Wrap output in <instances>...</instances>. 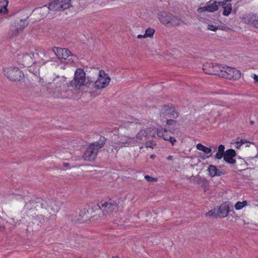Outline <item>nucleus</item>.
Masks as SVG:
<instances>
[{"label": "nucleus", "instance_id": "39", "mask_svg": "<svg viewBox=\"0 0 258 258\" xmlns=\"http://www.w3.org/2000/svg\"><path fill=\"white\" fill-rule=\"evenodd\" d=\"M225 153L224 152H218L215 155V158L216 159H221L222 158H224Z\"/></svg>", "mask_w": 258, "mask_h": 258}, {"label": "nucleus", "instance_id": "3", "mask_svg": "<svg viewBox=\"0 0 258 258\" xmlns=\"http://www.w3.org/2000/svg\"><path fill=\"white\" fill-rule=\"evenodd\" d=\"M158 17L160 22L167 27L177 26L183 23L179 16H174L172 13L165 11L159 12Z\"/></svg>", "mask_w": 258, "mask_h": 258}, {"label": "nucleus", "instance_id": "57", "mask_svg": "<svg viewBox=\"0 0 258 258\" xmlns=\"http://www.w3.org/2000/svg\"><path fill=\"white\" fill-rule=\"evenodd\" d=\"M112 258H120V257L117 256H113Z\"/></svg>", "mask_w": 258, "mask_h": 258}, {"label": "nucleus", "instance_id": "2", "mask_svg": "<svg viewBox=\"0 0 258 258\" xmlns=\"http://www.w3.org/2000/svg\"><path fill=\"white\" fill-rule=\"evenodd\" d=\"M73 89H80L83 86L89 87L91 85V80L89 77L86 78V73L83 69H77L73 81L70 82Z\"/></svg>", "mask_w": 258, "mask_h": 258}, {"label": "nucleus", "instance_id": "40", "mask_svg": "<svg viewBox=\"0 0 258 258\" xmlns=\"http://www.w3.org/2000/svg\"><path fill=\"white\" fill-rule=\"evenodd\" d=\"M208 29L210 30L213 31H216L217 30L219 29V27L217 26H215L212 24H209L208 26Z\"/></svg>", "mask_w": 258, "mask_h": 258}, {"label": "nucleus", "instance_id": "16", "mask_svg": "<svg viewBox=\"0 0 258 258\" xmlns=\"http://www.w3.org/2000/svg\"><path fill=\"white\" fill-rule=\"evenodd\" d=\"M236 155V152L234 149H228L225 153L224 160L230 164H234L236 163V160L234 158Z\"/></svg>", "mask_w": 258, "mask_h": 258}, {"label": "nucleus", "instance_id": "43", "mask_svg": "<svg viewBox=\"0 0 258 258\" xmlns=\"http://www.w3.org/2000/svg\"><path fill=\"white\" fill-rule=\"evenodd\" d=\"M257 16H258V15H256V14L255 15V16L254 17V18L253 19V21L251 22V23L250 25H252V26H253L254 27L255 25H256L257 24H258L257 23H256L257 19Z\"/></svg>", "mask_w": 258, "mask_h": 258}, {"label": "nucleus", "instance_id": "34", "mask_svg": "<svg viewBox=\"0 0 258 258\" xmlns=\"http://www.w3.org/2000/svg\"><path fill=\"white\" fill-rule=\"evenodd\" d=\"M60 87H61V91L66 93L70 90L69 88L72 87V86H71V84L69 83V84H64ZM72 90H73V88L70 89L71 91H72Z\"/></svg>", "mask_w": 258, "mask_h": 258}, {"label": "nucleus", "instance_id": "44", "mask_svg": "<svg viewBox=\"0 0 258 258\" xmlns=\"http://www.w3.org/2000/svg\"><path fill=\"white\" fill-rule=\"evenodd\" d=\"M218 152H224V153H226V151H225V146L223 145H220L219 146H218Z\"/></svg>", "mask_w": 258, "mask_h": 258}, {"label": "nucleus", "instance_id": "48", "mask_svg": "<svg viewBox=\"0 0 258 258\" xmlns=\"http://www.w3.org/2000/svg\"><path fill=\"white\" fill-rule=\"evenodd\" d=\"M34 203L35 204V208L39 209H40V204H37V200H36V201Z\"/></svg>", "mask_w": 258, "mask_h": 258}, {"label": "nucleus", "instance_id": "52", "mask_svg": "<svg viewBox=\"0 0 258 258\" xmlns=\"http://www.w3.org/2000/svg\"><path fill=\"white\" fill-rule=\"evenodd\" d=\"M155 157H156V156H155V155H154V154H152V155H151V156H150V158H151V159H154L155 158Z\"/></svg>", "mask_w": 258, "mask_h": 258}, {"label": "nucleus", "instance_id": "41", "mask_svg": "<svg viewBox=\"0 0 258 258\" xmlns=\"http://www.w3.org/2000/svg\"><path fill=\"white\" fill-rule=\"evenodd\" d=\"M230 206H231V208H230V213L229 214V215L232 216V217H237V215H236V213L234 211L233 205L231 204Z\"/></svg>", "mask_w": 258, "mask_h": 258}, {"label": "nucleus", "instance_id": "31", "mask_svg": "<svg viewBox=\"0 0 258 258\" xmlns=\"http://www.w3.org/2000/svg\"><path fill=\"white\" fill-rule=\"evenodd\" d=\"M37 204H40V209H47L48 204L47 202L41 198L37 199Z\"/></svg>", "mask_w": 258, "mask_h": 258}, {"label": "nucleus", "instance_id": "4", "mask_svg": "<svg viewBox=\"0 0 258 258\" xmlns=\"http://www.w3.org/2000/svg\"><path fill=\"white\" fill-rule=\"evenodd\" d=\"M54 48H50L47 50H40L39 51L36 50V52L32 54L33 57L35 59V63H38L40 64H44L47 62L52 60L54 52Z\"/></svg>", "mask_w": 258, "mask_h": 258}, {"label": "nucleus", "instance_id": "11", "mask_svg": "<svg viewBox=\"0 0 258 258\" xmlns=\"http://www.w3.org/2000/svg\"><path fill=\"white\" fill-rule=\"evenodd\" d=\"M222 78L228 80H238L241 77V72L235 68L225 66Z\"/></svg>", "mask_w": 258, "mask_h": 258}, {"label": "nucleus", "instance_id": "15", "mask_svg": "<svg viewBox=\"0 0 258 258\" xmlns=\"http://www.w3.org/2000/svg\"><path fill=\"white\" fill-rule=\"evenodd\" d=\"M97 153V150L90 145L85 151L83 157L85 160L91 161L96 158Z\"/></svg>", "mask_w": 258, "mask_h": 258}, {"label": "nucleus", "instance_id": "55", "mask_svg": "<svg viewBox=\"0 0 258 258\" xmlns=\"http://www.w3.org/2000/svg\"><path fill=\"white\" fill-rule=\"evenodd\" d=\"M186 178H187V179H192V180H194V177H191V176H190V177H187V176H186Z\"/></svg>", "mask_w": 258, "mask_h": 258}, {"label": "nucleus", "instance_id": "37", "mask_svg": "<svg viewBox=\"0 0 258 258\" xmlns=\"http://www.w3.org/2000/svg\"><path fill=\"white\" fill-rule=\"evenodd\" d=\"M176 123V121L172 119H167L166 121V124L169 126H172L174 127L175 125V124Z\"/></svg>", "mask_w": 258, "mask_h": 258}, {"label": "nucleus", "instance_id": "9", "mask_svg": "<svg viewBox=\"0 0 258 258\" xmlns=\"http://www.w3.org/2000/svg\"><path fill=\"white\" fill-rule=\"evenodd\" d=\"M94 210H96L94 206L93 207L92 206L91 208H90V206H87L81 210L79 216V220L81 222H86L91 218L92 219V220H97L100 216H97V215L92 216L90 214V211L92 212Z\"/></svg>", "mask_w": 258, "mask_h": 258}, {"label": "nucleus", "instance_id": "23", "mask_svg": "<svg viewBox=\"0 0 258 258\" xmlns=\"http://www.w3.org/2000/svg\"><path fill=\"white\" fill-rule=\"evenodd\" d=\"M255 15L253 13L245 14L242 16V20L245 24L250 25L251 22L253 21Z\"/></svg>", "mask_w": 258, "mask_h": 258}, {"label": "nucleus", "instance_id": "7", "mask_svg": "<svg viewBox=\"0 0 258 258\" xmlns=\"http://www.w3.org/2000/svg\"><path fill=\"white\" fill-rule=\"evenodd\" d=\"M4 75L12 81H20L24 75L18 68H7L4 70Z\"/></svg>", "mask_w": 258, "mask_h": 258}, {"label": "nucleus", "instance_id": "8", "mask_svg": "<svg viewBox=\"0 0 258 258\" xmlns=\"http://www.w3.org/2000/svg\"><path fill=\"white\" fill-rule=\"evenodd\" d=\"M110 81V78H98L96 81L91 80V86H94L95 90H92L91 93L92 95L96 96L100 94V90L106 87L109 84Z\"/></svg>", "mask_w": 258, "mask_h": 258}, {"label": "nucleus", "instance_id": "22", "mask_svg": "<svg viewBox=\"0 0 258 258\" xmlns=\"http://www.w3.org/2000/svg\"><path fill=\"white\" fill-rule=\"evenodd\" d=\"M222 1H224L225 2V4L224 5H221L224 9L222 14L224 16H228L231 13L232 5L230 3H227L228 2V0H222Z\"/></svg>", "mask_w": 258, "mask_h": 258}, {"label": "nucleus", "instance_id": "38", "mask_svg": "<svg viewBox=\"0 0 258 258\" xmlns=\"http://www.w3.org/2000/svg\"><path fill=\"white\" fill-rule=\"evenodd\" d=\"M145 178L148 182H156L157 181V178L152 177L149 175H146Z\"/></svg>", "mask_w": 258, "mask_h": 258}, {"label": "nucleus", "instance_id": "17", "mask_svg": "<svg viewBox=\"0 0 258 258\" xmlns=\"http://www.w3.org/2000/svg\"><path fill=\"white\" fill-rule=\"evenodd\" d=\"M207 171L209 172V175L212 177L214 176H220L227 173L225 170H221L218 169L216 166L213 165H209Z\"/></svg>", "mask_w": 258, "mask_h": 258}, {"label": "nucleus", "instance_id": "21", "mask_svg": "<svg viewBox=\"0 0 258 258\" xmlns=\"http://www.w3.org/2000/svg\"><path fill=\"white\" fill-rule=\"evenodd\" d=\"M203 70L205 73L213 75L215 73L214 72V63L212 62H206L203 66Z\"/></svg>", "mask_w": 258, "mask_h": 258}, {"label": "nucleus", "instance_id": "60", "mask_svg": "<svg viewBox=\"0 0 258 258\" xmlns=\"http://www.w3.org/2000/svg\"><path fill=\"white\" fill-rule=\"evenodd\" d=\"M254 123V122L253 121H250V123L251 124H253Z\"/></svg>", "mask_w": 258, "mask_h": 258}, {"label": "nucleus", "instance_id": "47", "mask_svg": "<svg viewBox=\"0 0 258 258\" xmlns=\"http://www.w3.org/2000/svg\"><path fill=\"white\" fill-rule=\"evenodd\" d=\"M39 83L41 84V85L42 86H44L46 84L45 82H44V80L43 79H42V78H40L39 79Z\"/></svg>", "mask_w": 258, "mask_h": 258}, {"label": "nucleus", "instance_id": "62", "mask_svg": "<svg viewBox=\"0 0 258 258\" xmlns=\"http://www.w3.org/2000/svg\"><path fill=\"white\" fill-rule=\"evenodd\" d=\"M211 155H212V154L210 155V156H208L207 157H210V156H211Z\"/></svg>", "mask_w": 258, "mask_h": 258}, {"label": "nucleus", "instance_id": "36", "mask_svg": "<svg viewBox=\"0 0 258 258\" xmlns=\"http://www.w3.org/2000/svg\"><path fill=\"white\" fill-rule=\"evenodd\" d=\"M110 78L108 75L107 74H106L104 71L100 70L99 72L98 78Z\"/></svg>", "mask_w": 258, "mask_h": 258}, {"label": "nucleus", "instance_id": "56", "mask_svg": "<svg viewBox=\"0 0 258 258\" xmlns=\"http://www.w3.org/2000/svg\"><path fill=\"white\" fill-rule=\"evenodd\" d=\"M256 23H257V24L256 25H255L254 27L258 28V16H257V19Z\"/></svg>", "mask_w": 258, "mask_h": 258}, {"label": "nucleus", "instance_id": "5", "mask_svg": "<svg viewBox=\"0 0 258 258\" xmlns=\"http://www.w3.org/2000/svg\"><path fill=\"white\" fill-rule=\"evenodd\" d=\"M118 204L112 199L109 198L106 201L105 200H102L97 205H94L95 210L98 211L101 210V208H103L102 211L103 215H105L107 213H111L115 209H118Z\"/></svg>", "mask_w": 258, "mask_h": 258}, {"label": "nucleus", "instance_id": "14", "mask_svg": "<svg viewBox=\"0 0 258 258\" xmlns=\"http://www.w3.org/2000/svg\"><path fill=\"white\" fill-rule=\"evenodd\" d=\"M17 60L19 63L24 67H29L34 62L32 57L28 53L19 54L17 56Z\"/></svg>", "mask_w": 258, "mask_h": 258}, {"label": "nucleus", "instance_id": "19", "mask_svg": "<svg viewBox=\"0 0 258 258\" xmlns=\"http://www.w3.org/2000/svg\"><path fill=\"white\" fill-rule=\"evenodd\" d=\"M147 132L146 130H141L140 132L137 135L136 138H134L132 139L133 144L135 143L136 142H137L138 141H141L143 140V137H145L146 139H147ZM131 140V138H128L127 142H126L125 143H122V144H126L127 143H129V140ZM130 143H131L130 141Z\"/></svg>", "mask_w": 258, "mask_h": 258}, {"label": "nucleus", "instance_id": "6", "mask_svg": "<svg viewBox=\"0 0 258 258\" xmlns=\"http://www.w3.org/2000/svg\"><path fill=\"white\" fill-rule=\"evenodd\" d=\"M224 4H225V2L222 0H210L206 4L205 6L199 7L197 9V11L200 13L206 11L213 13L218 10L219 6Z\"/></svg>", "mask_w": 258, "mask_h": 258}, {"label": "nucleus", "instance_id": "12", "mask_svg": "<svg viewBox=\"0 0 258 258\" xmlns=\"http://www.w3.org/2000/svg\"><path fill=\"white\" fill-rule=\"evenodd\" d=\"M54 56H55L62 62L65 63L66 60L70 56H73L72 52L68 48L54 47Z\"/></svg>", "mask_w": 258, "mask_h": 258}, {"label": "nucleus", "instance_id": "27", "mask_svg": "<svg viewBox=\"0 0 258 258\" xmlns=\"http://www.w3.org/2000/svg\"><path fill=\"white\" fill-rule=\"evenodd\" d=\"M21 32H19V29L17 27H12L8 33V37L9 38H13L17 36Z\"/></svg>", "mask_w": 258, "mask_h": 258}, {"label": "nucleus", "instance_id": "32", "mask_svg": "<svg viewBox=\"0 0 258 258\" xmlns=\"http://www.w3.org/2000/svg\"><path fill=\"white\" fill-rule=\"evenodd\" d=\"M247 202L246 201H243L242 202H237L234 207L236 210H241L246 205H247Z\"/></svg>", "mask_w": 258, "mask_h": 258}, {"label": "nucleus", "instance_id": "30", "mask_svg": "<svg viewBox=\"0 0 258 258\" xmlns=\"http://www.w3.org/2000/svg\"><path fill=\"white\" fill-rule=\"evenodd\" d=\"M154 33L155 30L152 28L149 27L146 30L145 33L144 35H143V36H144L145 38L152 37H153Z\"/></svg>", "mask_w": 258, "mask_h": 258}, {"label": "nucleus", "instance_id": "25", "mask_svg": "<svg viewBox=\"0 0 258 258\" xmlns=\"http://www.w3.org/2000/svg\"><path fill=\"white\" fill-rule=\"evenodd\" d=\"M28 18V17L27 19L20 20V22L17 24L16 27L19 29V32L22 33L24 29L29 25V22L27 20Z\"/></svg>", "mask_w": 258, "mask_h": 258}, {"label": "nucleus", "instance_id": "1", "mask_svg": "<svg viewBox=\"0 0 258 258\" xmlns=\"http://www.w3.org/2000/svg\"><path fill=\"white\" fill-rule=\"evenodd\" d=\"M90 3L89 0H52L48 8L53 11H63L70 7L82 10Z\"/></svg>", "mask_w": 258, "mask_h": 258}, {"label": "nucleus", "instance_id": "50", "mask_svg": "<svg viewBox=\"0 0 258 258\" xmlns=\"http://www.w3.org/2000/svg\"><path fill=\"white\" fill-rule=\"evenodd\" d=\"M63 165L65 167H68L70 166V164L68 163H63Z\"/></svg>", "mask_w": 258, "mask_h": 258}, {"label": "nucleus", "instance_id": "59", "mask_svg": "<svg viewBox=\"0 0 258 258\" xmlns=\"http://www.w3.org/2000/svg\"><path fill=\"white\" fill-rule=\"evenodd\" d=\"M35 57L38 59V55H35Z\"/></svg>", "mask_w": 258, "mask_h": 258}, {"label": "nucleus", "instance_id": "18", "mask_svg": "<svg viewBox=\"0 0 258 258\" xmlns=\"http://www.w3.org/2000/svg\"><path fill=\"white\" fill-rule=\"evenodd\" d=\"M191 177H194V181H196L198 185H200L205 191L209 189V182L205 178L202 177L199 174H198L196 176L192 175Z\"/></svg>", "mask_w": 258, "mask_h": 258}, {"label": "nucleus", "instance_id": "20", "mask_svg": "<svg viewBox=\"0 0 258 258\" xmlns=\"http://www.w3.org/2000/svg\"><path fill=\"white\" fill-rule=\"evenodd\" d=\"M106 142V139L104 137L100 136L99 141L90 145L98 152L99 149L102 148L104 146Z\"/></svg>", "mask_w": 258, "mask_h": 258}, {"label": "nucleus", "instance_id": "61", "mask_svg": "<svg viewBox=\"0 0 258 258\" xmlns=\"http://www.w3.org/2000/svg\"><path fill=\"white\" fill-rule=\"evenodd\" d=\"M219 168H222V166H219Z\"/></svg>", "mask_w": 258, "mask_h": 258}, {"label": "nucleus", "instance_id": "24", "mask_svg": "<svg viewBox=\"0 0 258 258\" xmlns=\"http://www.w3.org/2000/svg\"><path fill=\"white\" fill-rule=\"evenodd\" d=\"M225 67L222 66L219 63L214 64V72L215 73L213 74V75H217L222 77V74L224 73V69H225Z\"/></svg>", "mask_w": 258, "mask_h": 258}, {"label": "nucleus", "instance_id": "45", "mask_svg": "<svg viewBox=\"0 0 258 258\" xmlns=\"http://www.w3.org/2000/svg\"><path fill=\"white\" fill-rule=\"evenodd\" d=\"M218 27H219V29L222 30L224 31H227L228 30L230 29L229 27H228L226 25H224L222 26H218Z\"/></svg>", "mask_w": 258, "mask_h": 258}, {"label": "nucleus", "instance_id": "33", "mask_svg": "<svg viewBox=\"0 0 258 258\" xmlns=\"http://www.w3.org/2000/svg\"><path fill=\"white\" fill-rule=\"evenodd\" d=\"M216 212H217V209L214 208L213 209H212V210L209 211L208 212H207L206 214V216H209V217H215V218L219 217V216H218V214H216Z\"/></svg>", "mask_w": 258, "mask_h": 258}, {"label": "nucleus", "instance_id": "13", "mask_svg": "<svg viewBox=\"0 0 258 258\" xmlns=\"http://www.w3.org/2000/svg\"><path fill=\"white\" fill-rule=\"evenodd\" d=\"M230 203L229 202H226L222 203L217 209V212H216V214H218L219 217L220 218H224L228 215L230 213V208H231Z\"/></svg>", "mask_w": 258, "mask_h": 258}, {"label": "nucleus", "instance_id": "54", "mask_svg": "<svg viewBox=\"0 0 258 258\" xmlns=\"http://www.w3.org/2000/svg\"><path fill=\"white\" fill-rule=\"evenodd\" d=\"M241 146V145L240 144H239L238 145L236 144V148L237 149H239L240 147Z\"/></svg>", "mask_w": 258, "mask_h": 258}, {"label": "nucleus", "instance_id": "28", "mask_svg": "<svg viewBox=\"0 0 258 258\" xmlns=\"http://www.w3.org/2000/svg\"><path fill=\"white\" fill-rule=\"evenodd\" d=\"M8 1L7 0L0 2V14H7L8 12L7 6Z\"/></svg>", "mask_w": 258, "mask_h": 258}, {"label": "nucleus", "instance_id": "46", "mask_svg": "<svg viewBox=\"0 0 258 258\" xmlns=\"http://www.w3.org/2000/svg\"><path fill=\"white\" fill-rule=\"evenodd\" d=\"M253 78L254 79V83L255 84L257 83H258V76L255 74H254Z\"/></svg>", "mask_w": 258, "mask_h": 258}, {"label": "nucleus", "instance_id": "53", "mask_svg": "<svg viewBox=\"0 0 258 258\" xmlns=\"http://www.w3.org/2000/svg\"><path fill=\"white\" fill-rule=\"evenodd\" d=\"M137 38H145V37H144V36H143V35L139 34L138 35Z\"/></svg>", "mask_w": 258, "mask_h": 258}, {"label": "nucleus", "instance_id": "35", "mask_svg": "<svg viewBox=\"0 0 258 258\" xmlns=\"http://www.w3.org/2000/svg\"><path fill=\"white\" fill-rule=\"evenodd\" d=\"M156 145L155 141L152 140L150 141H147L145 144L146 148H150L152 149L154 148V147Z\"/></svg>", "mask_w": 258, "mask_h": 258}, {"label": "nucleus", "instance_id": "29", "mask_svg": "<svg viewBox=\"0 0 258 258\" xmlns=\"http://www.w3.org/2000/svg\"><path fill=\"white\" fill-rule=\"evenodd\" d=\"M197 149L203 151L204 153L208 154L211 153L212 149L210 147H207L201 143H199L197 145Z\"/></svg>", "mask_w": 258, "mask_h": 258}, {"label": "nucleus", "instance_id": "58", "mask_svg": "<svg viewBox=\"0 0 258 258\" xmlns=\"http://www.w3.org/2000/svg\"><path fill=\"white\" fill-rule=\"evenodd\" d=\"M201 157L203 159H205V156H201Z\"/></svg>", "mask_w": 258, "mask_h": 258}, {"label": "nucleus", "instance_id": "49", "mask_svg": "<svg viewBox=\"0 0 258 258\" xmlns=\"http://www.w3.org/2000/svg\"><path fill=\"white\" fill-rule=\"evenodd\" d=\"M6 229V227L4 225H0V231L4 232Z\"/></svg>", "mask_w": 258, "mask_h": 258}, {"label": "nucleus", "instance_id": "42", "mask_svg": "<svg viewBox=\"0 0 258 258\" xmlns=\"http://www.w3.org/2000/svg\"><path fill=\"white\" fill-rule=\"evenodd\" d=\"M239 139H240L238 138H237V142H236V144L238 145L239 144H240L242 145V144L245 143H249L245 139H240V141H239Z\"/></svg>", "mask_w": 258, "mask_h": 258}, {"label": "nucleus", "instance_id": "51", "mask_svg": "<svg viewBox=\"0 0 258 258\" xmlns=\"http://www.w3.org/2000/svg\"><path fill=\"white\" fill-rule=\"evenodd\" d=\"M167 160H172V156H168L167 158H166Z\"/></svg>", "mask_w": 258, "mask_h": 258}, {"label": "nucleus", "instance_id": "10", "mask_svg": "<svg viewBox=\"0 0 258 258\" xmlns=\"http://www.w3.org/2000/svg\"><path fill=\"white\" fill-rule=\"evenodd\" d=\"M160 113L161 115H167L170 118H176L179 116L175 106L172 103L163 105L160 110Z\"/></svg>", "mask_w": 258, "mask_h": 258}, {"label": "nucleus", "instance_id": "26", "mask_svg": "<svg viewBox=\"0 0 258 258\" xmlns=\"http://www.w3.org/2000/svg\"><path fill=\"white\" fill-rule=\"evenodd\" d=\"M162 137L164 140L168 141L172 146L174 145V143L176 142V140L174 137L168 135V132L166 129L164 130Z\"/></svg>", "mask_w": 258, "mask_h": 258}]
</instances>
